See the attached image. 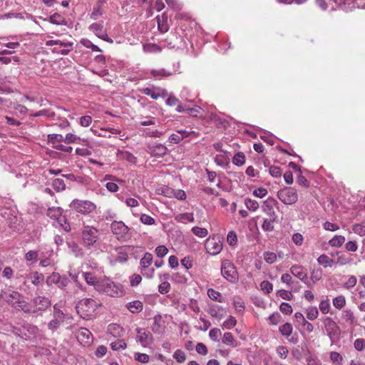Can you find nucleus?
<instances>
[{
	"label": "nucleus",
	"mask_w": 365,
	"mask_h": 365,
	"mask_svg": "<svg viewBox=\"0 0 365 365\" xmlns=\"http://www.w3.org/2000/svg\"><path fill=\"white\" fill-rule=\"evenodd\" d=\"M205 247L207 251L212 250L222 251V240L220 236L210 237L205 241Z\"/></svg>",
	"instance_id": "20"
},
{
	"label": "nucleus",
	"mask_w": 365,
	"mask_h": 365,
	"mask_svg": "<svg viewBox=\"0 0 365 365\" xmlns=\"http://www.w3.org/2000/svg\"><path fill=\"white\" fill-rule=\"evenodd\" d=\"M157 121V119L154 117L151 116H145L142 117L141 120L140 121V125L143 126H148L151 125H155Z\"/></svg>",
	"instance_id": "60"
},
{
	"label": "nucleus",
	"mask_w": 365,
	"mask_h": 365,
	"mask_svg": "<svg viewBox=\"0 0 365 365\" xmlns=\"http://www.w3.org/2000/svg\"><path fill=\"white\" fill-rule=\"evenodd\" d=\"M47 216L53 220H58L62 215V209L59 207H50L47 210Z\"/></svg>",
	"instance_id": "38"
},
{
	"label": "nucleus",
	"mask_w": 365,
	"mask_h": 365,
	"mask_svg": "<svg viewBox=\"0 0 365 365\" xmlns=\"http://www.w3.org/2000/svg\"><path fill=\"white\" fill-rule=\"evenodd\" d=\"M221 274L225 279L231 283L238 282V272L234 264L228 259H225L221 264Z\"/></svg>",
	"instance_id": "5"
},
{
	"label": "nucleus",
	"mask_w": 365,
	"mask_h": 365,
	"mask_svg": "<svg viewBox=\"0 0 365 365\" xmlns=\"http://www.w3.org/2000/svg\"><path fill=\"white\" fill-rule=\"evenodd\" d=\"M48 21L51 24L56 25H66L67 24L66 19L58 13H54L51 15Z\"/></svg>",
	"instance_id": "35"
},
{
	"label": "nucleus",
	"mask_w": 365,
	"mask_h": 365,
	"mask_svg": "<svg viewBox=\"0 0 365 365\" xmlns=\"http://www.w3.org/2000/svg\"><path fill=\"white\" fill-rule=\"evenodd\" d=\"M175 220L180 223L192 222L195 220L192 212H185L175 215Z\"/></svg>",
	"instance_id": "29"
},
{
	"label": "nucleus",
	"mask_w": 365,
	"mask_h": 365,
	"mask_svg": "<svg viewBox=\"0 0 365 365\" xmlns=\"http://www.w3.org/2000/svg\"><path fill=\"white\" fill-rule=\"evenodd\" d=\"M153 155L162 157L168 152V148L163 144H156L151 149Z\"/></svg>",
	"instance_id": "33"
},
{
	"label": "nucleus",
	"mask_w": 365,
	"mask_h": 365,
	"mask_svg": "<svg viewBox=\"0 0 365 365\" xmlns=\"http://www.w3.org/2000/svg\"><path fill=\"white\" fill-rule=\"evenodd\" d=\"M164 322L162 319L161 315H155L153 317V324L151 326L152 331L155 333L160 334L164 331L165 326Z\"/></svg>",
	"instance_id": "25"
},
{
	"label": "nucleus",
	"mask_w": 365,
	"mask_h": 365,
	"mask_svg": "<svg viewBox=\"0 0 365 365\" xmlns=\"http://www.w3.org/2000/svg\"><path fill=\"white\" fill-rule=\"evenodd\" d=\"M236 319L232 316H230V317L223 322L222 328L223 329H231L236 325Z\"/></svg>",
	"instance_id": "56"
},
{
	"label": "nucleus",
	"mask_w": 365,
	"mask_h": 365,
	"mask_svg": "<svg viewBox=\"0 0 365 365\" xmlns=\"http://www.w3.org/2000/svg\"><path fill=\"white\" fill-rule=\"evenodd\" d=\"M106 3V0H98L96 1L93 8V11L89 14V16L92 20L96 21L102 16L103 14V6Z\"/></svg>",
	"instance_id": "23"
},
{
	"label": "nucleus",
	"mask_w": 365,
	"mask_h": 365,
	"mask_svg": "<svg viewBox=\"0 0 365 365\" xmlns=\"http://www.w3.org/2000/svg\"><path fill=\"white\" fill-rule=\"evenodd\" d=\"M142 93L153 100H157L159 98H165L168 96L167 90L160 87L145 88L142 90Z\"/></svg>",
	"instance_id": "15"
},
{
	"label": "nucleus",
	"mask_w": 365,
	"mask_h": 365,
	"mask_svg": "<svg viewBox=\"0 0 365 365\" xmlns=\"http://www.w3.org/2000/svg\"><path fill=\"white\" fill-rule=\"evenodd\" d=\"M4 119L6 120L7 125L12 128H19L23 125V123L21 120L13 116L6 115L4 116Z\"/></svg>",
	"instance_id": "42"
},
{
	"label": "nucleus",
	"mask_w": 365,
	"mask_h": 365,
	"mask_svg": "<svg viewBox=\"0 0 365 365\" xmlns=\"http://www.w3.org/2000/svg\"><path fill=\"white\" fill-rule=\"evenodd\" d=\"M83 276L88 284L93 285L94 287L96 286L98 280L93 274L91 272H83Z\"/></svg>",
	"instance_id": "52"
},
{
	"label": "nucleus",
	"mask_w": 365,
	"mask_h": 365,
	"mask_svg": "<svg viewBox=\"0 0 365 365\" xmlns=\"http://www.w3.org/2000/svg\"><path fill=\"white\" fill-rule=\"evenodd\" d=\"M222 342L232 347H237L238 346L237 342L234 339L232 334L230 332H225L222 336Z\"/></svg>",
	"instance_id": "37"
},
{
	"label": "nucleus",
	"mask_w": 365,
	"mask_h": 365,
	"mask_svg": "<svg viewBox=\"0 0 365 365\" xmlns=\"http://www.w3.org/2000/svg\"><path fill=\"white\" fill-rule=\"evenodd\" d=\"M290 272L294 277L304 282L309 287H312V284L307 280V274L303 267L300 265H293L290 268Z\"/></svg>",
	"instance_id": "21"
},
{
	"label": "nucleus",
	"mask_w": 365,
	"mask_h": 365,
	"mask_svg": "<svg viewBox=\"0 0 365 365\" xmlns=\"http://www.w3.org/2000/svg\"><path fill=\"white\" fill-rule=\"evenodd\" d=\"M181 34H184L187 36V39H190L192 38V34L194 33V30L196 31L197 29V24L195 20L191 19H182L179 23L177 27Z\"/></svg>",
	"instance_id": "8"
},
{
	"label": "nucleus",
	"mask_w": 365,
	"mask_h": 365,
	"mask_svg": "<svg viewBox=\"0 0 365 365\" xmlns=\"http://www.w3.org/2000/svg\"><path fill=\"white\" fill-rule=\"evenodd\" d=\"M180 63H177V68H173L172 71L167 70L165 68H157V69H151L150 73L153 77L160 79L164 77H168L177 73H180L181 72L179 71Z\"/></svg>",
	"instance_id": "17"
},
{
	"label": "nucleus",
	"mask_w": 365,
	"mask_h": 365,
	"mask_svg": "<svg viewBox=\"0 0 365 365\" xmlns=\"http://www.w3.org/2000/svg\"><path fill=\"white\" fill-rule=\"evenodd\" d=\"M187 36L181 34L176 28L174 32H171L163 42V46L169 48L183 49L187 48Z\"/></svg>",
	"instance_id": "2"
},
{
	"label": "nucleus",
	"mask_w": 365,
	"mask_h": 365,
	"mask_svg": "<svg viewBox=\"0 0 365 365\" xmlns=\"http://www.w3.org/2000/svg\"><path fill=\"white\" fill-rule=\"evenodd\" d=\"M333 305L335 308L341 309L346 304V299L344 296L339 295L333 299Z\"/></svg>",
	"instance_id": "49"
},
{
	"label": "nucleus",
	"mask_w": 365,
	"mask_h": 365,
	"mask_svg": "<svg viewBox=\"0 0 365 365\" xmlns=\"http://www.w3.org/2000/svg\"><path fill=\"white\" fill-rule=\"evenodd\" d=\"M332 4L331 5V11L341 9L345 11H351L355 7L354 0H329Z\"/></svg>",
	"instance_id": "16"
},
{
	"label": "nucleus",
	"mask_w": 365,
	"mask_h": 365,
	"mask_svg": "<svg viewBox=\"0 0 365 365\" xmlns=\"http://www.w3.org/2000/svg\"><path fill=\"white\" fill-rule=\"evenodd\" d=\"M56 113L50 109H42L30 115V118L46 116L48 118H53Z\"/></svg>",
	"instance_id": "40"
},
{
	"label": "nucleus",
	"mask_w": 365,
	"mask_h": 365,
	"mask_svg": "<svg viewBox=\"0 0 365 365\" xmlns=\"http://www.w3.org/2000/svg\"><path fill=\"white\" fill-rule=\"evenodd\" d=\"M158 28L161 33H165L169 29V24L168 22V17L164 14L160 16L156 17Z\"/></svg>",
	"instance_id": "28"
},
{
	"label": "nucleus",
	"mask_w": 365,
	"mask_h": 365,
	"mask_svg": "<svg viewBox=\"0 0 365 365\" xmlns=\"http://www.w3.org/2000/svg\"><path fill=\"white\" fill-rule=\"evenodd\" d=\"M353 231L354 233L360 235V236H364L365 235V222L360 223V224H356L353 226Z\"/></svg>",
	"instance_id": "64"
},
{
	"label": "nucleus",
	"mask_w": 365,
	"mask_h": 365,
	"mask_svg": "<svg viewBox=\"0 0 365 365\" xmlns=\"http://www.w3.org/2000/svg\"><path fill=\"white\" fill-rule=\"evenodd\" d=\"M31 280V283L35 286H38L44 280V275L38 272H34L28 277Z\"/></svg>",
	"instance_id": "36"
},
{
	"label": "nucleus",
	"mask_w": 365,
	"mask_h": 365,
	"mask_svg": "<svg viewBox=\"0 0 365 365\" xmlns=\"http://www.w3.org/2000/svg\"><path fill=\"white\" fill-rule=\"evenodd\" d=\"M191 230L192 233L198 237H205L208 235V231L205 227L195 226L193 227Z\"/></svg>",
	"instance_id": "51"
},
{
	"label": "nucleus",
	"mask_w": 365,
	"mask_h": 365,
	"mask_svg": "<svg viewBox=\"0 0 365 365\" xmlns=\"http://www.w3.org/2000/svg\"><path fill=\"white\" fill-rule=\"evenodd\" d=\"M120 155L123 160H125L130 163L135 164L137 163V158L129 151H122L120 152Z\"/></svg>",
	"instance_id": "45"
},
{
	"label": "nucleus",
	"mask_w": 365,
	"mask_h": 365,
	"mask_svg": "<svg viewBox=\"0 0 365 365\" xmlns=\"http://www.w3.org/2000/svg\"><path fill=\"white\" fill-rule=\"evenodd\" d=\"M72 210L83 215H88L94 211L96 205L90 200H81L75 199L69 205Z\"/></svg>",
	"instance_id": "6"
},
{
	"label": "nucleus",
	"mask_w": 365,
	"mask_h": 365,
	"mask_svg": "<svg viewBox=\"0 0 365 365\" xmlns=\"http://www.w3.org/2000/svg\"><path fill=\"white\" fill-rule=\"evenodd\" d=\"M108 331L114 337H120L124 333V329L119 324H110L108 327Z\"/></svg>",
	"instance_id": "31"
},
{
	"label": "nucleus",
	"mask_w": 365,
	"mask_h": 365,
	"mask_svg": "<svg viewBox=\"0 0 365 365\" xmlns=\"http://www.w3.org/2000/svg\"><path fill=\"white\" fill-rule=\"evenodd\" d=\"M208 313L211 317L220 319L223 318L226 314L225 309L221 306L217 304L210 306Z\"/></svg>",
	"instance_id": "26"
},
{
	"label": "nucleus",
	"mask_w": 365,
	"mask_h": 365,
	"mask_svg": "<svg viewBox=\"0 0 365 365\" xmlns=\"http://www.w3.org/2000/svg\"><path fill=\"white\" fill-rule=\"evenodd\" d=\"M245 161V155L242 152L237 153L232 158V163L239 167L243 165Z\"/></svg>",
	"instance_id": "43"
},
{
	"label": "nucleus",
	"mask_w": 365,
	"mask_h": 365,
	"mask_svg": "<svg viewBox=\"0 0 365 365\" xmlns=\"http://www.w3.org/2000/svg\"><path fill=\"white\" fill-rule=\"evenodd\" d=\"M136 333V340L139 341L143 347H147L153 343L152 334L146 331L145 329L137 328Z\"/></svg>",
	"instance_id": "14"
},
{
	"label": "nucleus",
	"mask_w": 365,
	"mask_h": 365,
	"mask_svg": "<svg viewBox=\"0 0 365 365\" xmlns=\"http://www.w3.org/2000/svg\"><path fill=\"white\" fill-rule=\"evenodd\" d=\"M88 30L93 32L98 38L112 43L113 39L107 34L106 29L103 26V22H95L88 26Z\"/></svg>",
	"instance_id": "11"
},
{
	"label": "nucleus",
	"mask_w": 365,
	"mask_h": 365,
	"mask_svg": "<svg viewBox=\"0 0 365 365\" xmlns=\"http://www.w3.org/2000/svg\"><path fill=\"white\" fill-rule=\"evenodd\" d=\"M13 108L16 112L17 115H26L29 111V109L26 106L19 103H14Z\"/></svg>",
	"instance_id": "62"
},
{
	"label": "nucleus",
	"mask_w": 365,
	"mask_h": 365,
	"mask_svg": "<svg viewBox=\"0 0 365 365\" xmlns=\"http://www.w3.org/2000/svg\"><path fill=\"white\" fill-rule=\"evenodd\" d=\"M52 187L56 191V192H61L65 190L66 185L64 182V180L61 178H56L52 180L51 182Z\"/></svg>",
	"instance_id": "44"
},
{
	"label": "nucleus",
	"mask_w": 365,
	"mask_h": 365,
	"mask_svg": "<svg viewBox=\"0 0 365 365\" xmlns=\"http://www.w3.org/2000/svg\"><path fill=\"white\" fill-rule=\"evenodd\" d=\"M215 163L223 168H226L230 165V159L227 156L223 154L217 155L215 157Z\"/></svg>",
	"instance_id": "34"
},
{
	"label": "nucleus",
	"mask_w": 365,
	"mask_h": 365,
	"mask_svg": "<svg viewBox=\"0 0 365 365\" xmlns=\"http://www.w3.org/2000/svg\"><path fill=\"white\" fill-rule=\"evenodd\" d=\"M245 205L246 207L250 211H256L259 208L258 202L250 198H246L245 200Z\"/></svg>",
	"instance_id": "54"
},
{
	"label": "nucleus",
	"mask_w": 365,
	"mask_h": 365,
	"mask_svg": "<svg viewBox=\"0 0 365 365\" xmlns=\"http://www.w3.org/2000/svg\"><path fill=\"white\" fill-rule=\"evenodd\" d=\"M115 288L114 283L108 279L98 280L95 287L97 291L104 292L110 296H114L118 294L117 290L115 289Z\"/></svg>",
	"instance_id": "13"
},
{
	"label": "nucleus",
	"mask_w": 365,
	"mask_h": 365,
	"mask_svg": "<svg viewBox=\"0 0 365 365\" xmlns=\"http://www.w3.org/2000/svg\"><path fill=\"white\" fill-rule=\"evenodd\" d=\"M207 295L212 300L217 301L219 302H222L221 299V294L213 289H209L207 290Z\"/></svg>",
	"instance_id": "63"
},
{
	"label": "nucleus",
	"mask_w": 365,
	"mask_h": 365,
	"mask_svg": "<svg viewBox=\"0 0 365 365\" xmlns=\"http://www.w3.org/2000/svg\"><path fill=\"white\" fill-rule=\"evenodd\" d=\"M63 137L61 134H48L47 135V141L48 143L52 145V147L56 145L57 144H60V143L63 141Z\"/></svg>",
	"instance_id": "39"
},
{
	"label": "nucleus",
	"mask_w": 365,
	"mask_h": 365,
	"mask_svg": "<svg viewBox=\"0 0 365 365\" xmlns=\"http://www.w3.org/2000/svg\"><path fill=\"white\" fill-rule=\"evenodd\" d=\"M324 324L331 341H337L340 336V329L336 323L331 317H327L324 319Z\"/></svg>",
	"instance_id": "9"
},
{
	"label": "nucleus",
	"mask_w": 365,
	"mask_h": 365,
	"mask_svg": "<svg viewBox=\"0 0 365 365\" xmlns=\"http://www.w3.org/2000/svg\"><path fill=\"white\" fill-rule=\"evenodd\" d=\"M280 333L287 337L289 336L292 333V326L290 323H285L279 328Z\"/></svg>",
	"instance_id": "48"
},
{
	"label": "nucleus",
	"mask_w": 365,
	"mask_h": 365,
	"mask_svg": "<svg viewBox=\"0 0 365 365\" xmlns=\"http://www.w3.org/2000/svg\"><path fill=\"white\" fill-rule=\"evenodd\" d=\"M110 228L113 234L119 240H125L128 237L129 228L122 221H113L111 223Z\"/></svg>",
	"instance_id": "12"
},
{
	"label": "nucleus",
	"mask_w": 365,
	"mask_h": 365,
	"mask_svg": "<svg viewBox=\"0 0 365 365\" xmlns=\"http://www.w3.org/2000/svg\"><path fill=\"white\" fill-rule=\"evenodd\" d=\"M221 335H222V331L218 328H213V329H210V331L209 332L210 338L214 341H219Z\"/></svg>",
	"instance_id": "59"
},
{
	"label": "nucleus",
	"mask_w": 365,
	"mask_h": 365,
	"mask_svg": "<svg viewBox=\"0 0 365 365\" xmlns=\"http://www.w3.org/2000/svg\"><path fill=\"white\" fill-rule=\"evenodd\" d=\"M37 327L26 322L17 323L13 327L12 332L24 340H29L34 337Z\"/></svg>",
	"instance_id": "3"
},
{
	"label": "nucleus",
	"mask_w": 365,
	"mask_h": 365,
	"mask_svg": "<svg viewBox=\"0 0 365 365\" xmlns=\"http://www.w3.org/2000/svg\"><path fill=\"white\" fill-rule=\"evenodd\" d=\"M339 253V252H331V257H329L327 255L323 254L318 257V263L320 265H322L324 267H331L333 264H334L335 256Z\"/></svg>",
	"instance_id": "24"
},
{
	"label": "nucleus",
	"mask_w": 365,
	"mask_h": 365,
	"mask_svg": "<svg viewBox=\"0 0 365 365\" xmlns=\"http://www.w3.org/2000/svg\"><path fill=\"white\" fill-rule=\"evenodd\" d=\"M51 305V300L44 296H37L31 299V310L33 314H41Z\"/></svg>",
	"instance_id": "7"
},
{
	"label": "nucleus",
	"mask_w": 365,
	"mask_h": 365,
	"mask_svg": "<svg viewBox=\"0 0 365 365\" xmlns=\"http://www.w3.org/2000/svg\"><path fill=\"white\" fill-rule=\"evenodd\" d=\"M81 138L73 134V133H68L66 135L65 138H63V142L66 143L67 145L71 143H77L80 144Z\"/></svg>",
	"instance_id": "47"
},
{
	"label": "nucleus",
	"mask_w": 365,
	"mask_h": 365,
	"mask_svg": "<svg viewBox=\"0 0 365 365\" xmlns=\"http://www.w3.org/2000/svg\"><path fill=\"white\" fill-rule=\"evenodd\" d=\"M82 239L87 246L93 245L98 239V230L92 226H85L82 232Z\"/></svg>",
	"instance_id": "10"
},
{
	"label": "nucleus",
	"mask_w": 365,
	"mask_h": 365,
	"mask_svg": "<svg viewBox=\"0 0 365 365\" xmlns=\"http://www.w3.org/2000/svg\"><path fill=\"white\" fill-rule=\"evenodd\" d=\"M277 204V200L273 197H268L263 202L262 210L266 213L272 220H277V215L274 210V206Z\"/></svg>",
	"instance_id": "19"
},
{
	"label": "nucleus",
	"mask_w": 365,
	"mask_h": 365,
	"mask_svg": "<svg viewBox=\"0 0 365 365\" xmlns=\"http://www.w3.org/2000/svg\"><path fill=\"white\" fill-rule=\"evenodd\" d=\"M128 309L132 313H139L143 309V303L139 300H134L126 304Z\"/></svg>",
	"instance_id": "32"
},
{
	"label": "nucleus",
	"mask_w": 365,
	"mask_h": 365,
	"mask_svg": "<svg viewBox=\"0 0 365 365\" xmlns=\"http://www.w3.org/2000/svg\"><path fill=\"white\" fill-rule=\"evenodd\" d=\"M279 200L287 205L295 204L298 200V194L295 188L285 187L277 192Z\"/></svg>",
	"instance_id": "4"
},
{
	"label": "nucleus",
	"mask_w": 365,
	"mask_h": 365,
	"mask_svg": "<svg viewBox=\"0 0 365 365\" xmlns=\"http://www.w3.org/2000/svg\"><path fill=\"white\" fill-rule=\"evenodd\" d=\"M237 236L235 231H230L227 235V242L230 246H235L237 243Z\"/></svg>",
	"instance_id": "61"
},
{
	"label": "nucleus",
	"mask_w": 365,
	"mask_h": 365,
	"mask_svg": "<svg viewBox=\"0 0 365 365\" xmlns=\"http://www.w3.org/2000/svg\"><path fill=\"white\" fill-rule=\"evenodd\" d=\"M319 312L316 307H311L307 311V318L311 321L318 317Z\"/></svg>",
	"instance_id": "57"
},
{
	"label": "nucleus",
	"mask_w": 365,
	"mask_h": 365,
	"mask_svg": "<svg viewBox=\"0 0 365 365\" xmlns=\"http://www.w3.org/2000/svg\"><path fill=\"white\" fill-rule=\"evenodd\" d=\"M61 275L57 272H53L50 276H48L46 279V284L48 286L52 284H58L59 280L61 279Z\"/></svg>",
	"instance_id": "53"
},
{
	"label": "nucleus",
	"mask_w": 365,
	"mask_h": 365,
	"mask_svg": "<svg viewBox=\"0 0 365 365\" xmlns=\"http://www.w3.org/2000/svg\"><path fill=\"white\" fill-rule=\"evenodd\" d=\"M163 46V44L162 46H160L153 43H147L143 44V48L145 53H158L161 52Z\"/></svg>",
	"instance_id": "30"
},
{
	"label": "nucleus",
	"mask_w": 365,
	"mask_h": 365,
	"mask_svg": "<svg viewBox=\"0 0 365 365\" xmlns=\"http://www.w3.org/2000/svg\"><path fill=\"white\" fill-rule=\"evenodd\" d=\"M17 303L14 305V308L16 310H21L26 314H32L31 310V302L29 303L24 299H19L18 301H16Z\"/></svg>",
	"instance_id": "27"
},
{
	"label": "nucleus",
	"mask_w": 365,
	"mask_h": 365,
	"mask_svg": "<svg viewBox=\"0 0 365 365\" xmlns=\"http://www.w3.org/2000/svg\"><path fill=\"white\" fill-rule=\"evenodd\" d=\"M46 46H52L54 45H59L60 46L63 47H72L73 45V43L71 41H64L61 40H48L46 41L45 43Z\"/></svg>",
	"instance_id": "41"
},
{
	"label": "nucleus",
	"mask_w": 365,
	"mask_h": 365,
	"mask_svg": "<svg viewBox=\"0 0 365 365\" xmlns=\"http://www.w3.org/2000/svg\"><path fill=\"white\" fill-rule=\"evenodd\" d=\"M153 262V255L150 252H145L140 260L141 267H149Z\"/></svg>",
	"instance_id": "58"
},
{
	"label": "nucleus",
	"mask_w": 365,
	"mask_h": 365,
	"mask_svg": "<svg viewBox=\"0 0 365 365\" xmlns=\"http://www.w3.org/2000/svg\"><path fill=\"white\" fill-rule=\"evenodd\" d=\"M345 242V238L344 237L341 236V235H335L333 238H331L329 242V244L331 246V247H340L344 242Z\"/></svg>",
	"instance_id": "46"
},
{
	"label": "nucleus",
	"mask_w": 365,
	"mask_h": 365,
	"mask_svg": "<svg viewBox=\"0 0 365 365\" xmlns=\"http://www.w3.org/2000/svg\"><path fill=\"white\" fill-rule=\"evenodd\" d=\"M76 338L81 344H88L92 341V334L88 329L81 327L76 332Z\"/></svg>",
	"instance_id": "22"
},
{
	"label": "nucleus",
	"mask_w": 365,
	"mask_h": 365,
	"mask_svg": "<svg viewBox=\"0 0 365 365\" xmlns=\"http://www.w3.org/2000/svg\"><path fill=\"white\" fill-rule=\"evenodd\" d=\"M276 220H272V217L269 219H264L262 225V228L265 232H271L274 230V222Z\"/></svg>",
	"instance_id": "50"
},
{
	"label": "nucleus",
	"mask_w": 365,
	"mask_h": 365,
	"mask_svg": "<svg viewBox=\"0 0 365 365\" xmlns=\"http://www.w3.org/2000/svg\"><path fill=\"white\" fill-rule=\"evenodd\" d=\"M98 304L92 299L86 298L80 300L76 305V309L79 316L83 319H91L96 309Z\"/></svg>",
	"instance_id": "1"
},
{
	"label": "nucleus",
	"mask_w": 365,
	"mask_h": 365,
	"mask_svg": "<svg viewBox=\"0 0 365 365\" xmlns=\"http://www.w3.org/2000/svg\"><path fill=\"white\" fill-rule=\"evenodd\" d=\"M111 349L114 351L125 349L127 347L126 343L123 339H118L110 344Z\"/></svg>",
	"instance_id": "55"
},
{
	"label": "nucleus",
	"mask_w": 365,
	"mask_h": 365,
	"mask_svg": "<svg viewBox=\"0 0 365 365\" xmlns=\"http://www.w3.org/2000/svg\"><path fill=\"white\" fill-rule=\"evenodd\" d=\"M0 298L11 304L13 307L17 303L15 301H18L21 298V294L18 292L7 289L1 291L0 294Z\"/></svg>",
	"instance_id": "18"
}]
</instances>
